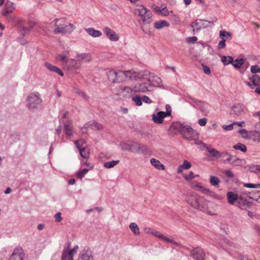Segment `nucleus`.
I'll return each mask as SVG.
<instances>
[{
	"label": "nucleus",
	"mask_w": 260,
	"mask_h": 260,
	"mask_svg": "<svg viewBox=\"0 0 260 260\" xmlns=\"http://www.w3.org/2000/svg\"><path fill=\"white\" fill-rule=\"evenodd\" d=\"M185 200L192 208L203 212L208 209L209 202L195 192H189L185 195Z\"/></svg>",
	"instance_id": "obj_1"
},
{
	"label": "nucleus",
	"mask_w": 260,
	"mask_h": 260,
	"mask_svg": "<svg viewBox=\"0 0 260 260\" xmlns=\"http://www.w3.org/2000/svg\"><path fill=\"white\" fill-rule=\"evenodd\" d=\"M171 127L180 133L186 139L191 140L197 137V132L195 130L180 122H173Z\"/></svg>",
	"instance_id": "obj_2"
},
{
	"label": "nucleus",
	"mask_w": 260,
	"mask_h": 260,
	"mask_svg": "<svg viewBox=\"0 0 260 260\" xmlns=\"http://www.w3.org/2000/svg\"><path fill=\"white\" fill-rule=\"evenodd\" d=\"M64 21V18H56L54 20L53 22H55L54 30L55 34H71L75 29V26L73 24L65 23Z\"/></svg>",
	"instance_id": "obj_3"
},
{
	"label": "nucleus",
	"mask_w": 260,
	"mask_h": 260,
	"mask_svg": "<svg viewBox=\"0 0 260 260\" xmlns=\"http://www.w3.org/2000/svg\"><path fill=\"white\" fill-rule=\"evenodd\" d=\"M137 79H146L149 86H159L161 82V79L157 75L151 74L149 71L138 72Z\"/></svg>",
	"instance_id": "obj_4"
},
{
	"label": "nucleus",
	"mask_w": 260,
	"mask_h": 260,
	"mask_svg": "<svg viewBox=\"0 0 260 260\" xmlns=\"http://www.w3.org/2000/svg\"><path fill=\"white\" fill-rule=\"evenodd\" d=\"M42 103V100L38 93H32L27 98L26 107L30 110H34L39 108Z\"/></svg>",
	"instance_id": "obj_5"
},
{
	"label": "nucleus",
	"mask_w": 260,
	"mask_h": 260,
	"mask_svg": "<svg viewBox=\"0 0 260 260\" xmlns=\"http://www.w3.org/2000/svg\"><path fill=\"white\" fill-rule=\"evenodd\" d=\"M135 14L141 17L144 24H148L151 21L152 13L144 6L140 5L135 9Z\"/></svg>",
	"instance_id": "obj_6"
},
{
	"label": "nucleus",
	"mask_w": 260,
	"mask_h": 260,
	"mask_svg": "<svg viewBox=\"0 0 260 260\" xmlns=\"http://www.w3.org/2000/svg\"><path fill=\"white\" fill-rule=\"evenodd\" d=\"M138 72L133 70L117 72V75L115 79H113V83H121L124 80V77L131 80L137 79Z\"/></svg>",
	"instance_id": "obj_7"
},
{
	"label": "nucleus",
	"mask_w": 260,
	"mask_h": 260,
	"mask_svg": "<svg viewBox=\"0 0 260 260\" xmlns=\"http://www.w3.org/2000/svg\"><path fill=\"white\" fill-rule=\"evenodd\" d=\"M192 101V106L196 108L199 109L203 113H208V104L201 100H196L193 98H189Z\"/></svg>",
	"instance_id": "obj_8"
},
{
	"label": "nucleus",
	"mask_w": 260,
	"mask_h": 260,
	"mask_svg": "<svg viewBox=\"0 0 260 260\" xmlns=\"http://www.w3.org/2000/svg\"><path fill=\"white\" fill-rule=\"evenodd\" d=\"M116 90L119 94H121L125 96H132L136 93L135 90H134V86L133 87L130 86H120L116 88Z\"/></svg>",
	"instance_id": "obj_9"
},
{
	"label": "nucleus",
	"mask_w": 260,
	"mask_h": 260,
	"mask_svg": "<svg viewBox=\"0 0 260 260\" xmlns=\"http://www.w3.org/2000/svg\"><path fill=\"white\" fill-rule=\"evenodd\" d=\"M190 254L194 260H204L205 256L203 250L199 247H197L191 250Z\"/></svg>",
	"instance_id": "obj_10"
},
{
	"label": "nucleus",
	"mask_w": 260,
	"mask_h": 260,
	"mask_svg": "<svg viewBox=\"0 0 260 260\" xmlns=\"http://www.w3.org/2000/svg\"><path fill=\"white\" fill-rule=\"evenodd\" d=\"M197 187L201 189L200 191L202 192H203L204 194H207L215 199L218 200H221L223 199V198L221 196L216 194V193L210 190L209 189L205 188L203 186L201 185L200 183L197 185Z\"/></svg>",
	"instance_id": "obj_11"
},
{
	"label": "nucleus",
	"mask_w": 260,
	"mask_h": 260,
	"mask_svg": "<svg viewBox=\"0 0 260 260\" xmlns=\"http://www.w3.org/2000/svg\"><path fill=\"white\" fill-rule=\"evenodd\" d=\"M242 210H246L249 208L252 205V203L248 201L246 199H244L242 196H239L237 203L236 204Z\"/></svg>",
	"instance_id": "obj_12"
},
{
	"label": "nucleus",
	"mask_w": 260,
	"mask_h": 260,
	"mask_svg": "<svg viewBox=\"0 0 260 260\" xmlns=\"http://www.w3.org/2000/svg\"><path fill=\"white\" fill-rule=\"evenodd\" d=\"M103 32L112 41H117L119 40V37L116 33L108 27H105L103 28Z\"/></svg>",
	"instance_id": "obj_13"
},
{
	"label": "nucleus",
	"mask_w": 260,
	"mask_h": 260,
	"mask_svg": "<svg viewBox=\"0 0 260 260\" xmlns=\"http://www.w3.org/2000/svg\"><path fill=\"white\" fill-rule=\"evenodd\" d=\"M78 246L76 245L72 249L68 251L64 250L61 256V260H73V254L76 253Z\"/></svg>",
	"instance_id": "obj_14"
},
{
	"label": "nucleus",
	"mask_w": 260,
	"mask_h": 260,
	"mask_svg": "<svg viewBox=\"0 0 260 260\" xmlns=\"http://www.w3.org/2000/svg\"><path fill=\"white\" fill-rule=\"evenodd\" d=\"M15 9L14 4L7 0L2 10V15L7 16L8 14L13 13L15 10Z\"/></svg>",
	"instance_id": "obj_15"
},
{
	"label": "nucleus",
	"mask_w": 260,
	"mask_h": 260,
	"mask_svg": "<svg viewBox=\"0 0 260 260\" xmlns=\"http://www.w3.org/2000/svg\"><path fill=\"white\" fill-rule=\"evenodd\" d=\"M134 90L136 92H145L151 90L148 83H137L134 86Z\"/></svg>",
	"instance_id": "obj_16"
},
{
	"label": "nucleus",
	"mask_w": 260,
	"mask_h": 260,
	"mask_svg": "<svg viewBox=\"0 0 260 260\" xmlns=\"http://www.w3.org/2000/svg\"><path fill=\"white\" fill-rule=\"evenodd\" d=\"M76 146L79 151L80 154L83 158H87L89 156V149L88 148H82L79 144V141H75L74 142Z\"/></svg>",
	"instance_id": "obj_17"
},
{
	"label": "nucleus",
	"mask_w": 260,
	"mask_h": 260,
	"mask_svg": "<svg viewBox=\"0 0 260 260\" xmlns=\"http://www.w3.org/2000/svg\"><path fill=\"white\" fill-rule=\"evenodd\" d=\"M78 260H93L91 251L89 249L83 250L79 254Z\"/></svg>",
	"instance_id": "obj_18"
},
{
	"label": "nucleus",
	"mask_w": 260,
	"mask_h": 260,
	"mask_svg": "<svg viewBox=\"0 0 260 260\" xmlns=\"http://www.w3.org/2000/svg\"><path fill=\"white\" fill-rule=\"evenodd\" d=\"M248 139H251L252 141L258 143L260 142V133L257 131H251L248 132L247 136Z\"/></svg>",
	"instance_id": "obj_19"
},
{
	"label": "nucleus",
	"mask_w": 260,
	"mask_h": 260,
	"mask_svg": "<svg viewBox=\"0 0 260 260\" xmlns=\"http://www.w3.org/2000/svg\"><path fill=\"white\" fill-rule=\"evenodd\" d=\"M165 112L160 111L157 114H153L152 115V120L154 123L157 124H161L163 122L164 118L166 117Z\"/></svg>",
	"instance_id": "obj_20"
},
{
	"label": "nucleus",
	"mask_w": 260,
	"mask_h": 260,
	"mask_svg": "<svg viewBox=\"0 0 260 260\" xmlns=\"http://www.w3.org/2000/svg\"><path fill=\"white\" fill-rule=\"evenodd\" d=\"M207 22V20H197L192 22L191 24V27L193 28L192 30L193 34L199 32L202 29L201 25H204V23Z\"/></svg>",
	"instance_id": "obj_21"
},
{
	"label": "nucleus",
	"mask_w": 260,
	"mask_h": 260,
	"mask_svg": "<svg viewBox=\"0 0 260 260\" xmlns=\"http://www.w3.org/2000/svg\"><path fill=\"white\" fill-rule=\"evenodd\" d=\"M228 201L230 204L235 205L237 203L239 196L234 193L232 191H229L227 193Z\"/></svg>",
	"instance_id": "obj_22"
},
{
	"label": "nucleus",
	"mask_w": 260,
	"mask_h": 260,
	"mask_svg": "<svg viewBox=\"0 0 260 260\" xmlns=\"http://www.w3.org/2000/svg\"><path fill=\"white\" fill-rule=\"evenodd\" d=\"M22 251L21 248L15 249L11 255L9 260H22Z\"/></svg>",
	"instance_id": "obj_23"
},
{
	"label": "nucleus",
	"mask_w": 260,
	"mask_h": 260,
	"mask_svg": "<svg viewBox=\"0 0 260 260\" xmlns=\"http://www.w3.org/2000/svg\"><path fill=\"white\" fill-rule=\"evenodd\" d=\"M45 66L49 71L56 73L57 74L60 75L61 76H63V73L62 72V71L59 68H57V67L53 66L49 62H46L45 63Z\"/></svg>",
	"instance_id": "obj_24"
},
{
	"label": "nucleus",
	"mask_w": 260,
	"mask_h": 260,
	"mask_svg": "<svg viewBox=\"0 0 260 260\" xmlns=\"http://www.w3.org/2000/svg\"><path fill=\"white\" fill-rule=\"evenodd\" d=\"M243 111V107L240 104H236L233 106L231 115L239 116Z\"/></svg>",
	"instance_id": "obj_25"
},
{
	"label": "nucleus",
	"mask_w": 260,
	"mask_h": 260,
	"mask_svg": "<svg viewBox=\"0 0 260 260\" xmlns=\"http://www.w3.org/2000/svg\"><path fill=\"white\" fill-rule=\"evenodd\" d=\"M64 131L67 139H70L73 136V131L70 122H66L64 124Z\"/></svg>",
	"instance_id": "obj_26"
},
{
	"label": "nucleus",
	"mask_w": 260,
	"mask_h": 260,
	"mask_svg": "<svg viewBox=\"0 0 260 260\" xmlns=\"http://www.w3.org/2000/svg\"><path fill=\"white\" fill-rule=\"evenodd\" d=\"M85 30L91 36L93 37H100L102 34L101 31L95 30L94 28L91 27V28H85Z\"/></svg>",
	"instance_id": "obj_27"
},
{
	"label": "nucleus",
	"mask_w": 260,
	"mask_h": 260,
	"mask_svg": "<svg viewBox=\"0 0 260 260\" xmlns=\"http://www.w3.org/2000/svg\"><path fill=\"white\" fill-rule=\"evenodd\" d=\"M207 152L209 153L210 156L214 157L216 158H218L221 157L222 155V152L220 153L217 150L211 147H209L208 149Z\"/></svg>",
	"instance_id": "obj_28"
},
{
	"label": "nucleus",
	"mask_w": 260,
	"mask_h": 260,
	"mask_svg": "<svg viewBox=\"0 0 260 260\" xmlns=\"http://www.w3.org/2000/svg\"><path fill=\"white\" fill-rule=\"evenodd\" d=\"M150 163L155 168L159 170H164L165 169L164 165L161 164L159 160H156L155 158H151L150 159Z\"/></svg>",
	"instance_id": "obj_29"
},
{
	"label": "nucleus",
	"mask_w": 260,
	"mask_h": 260,
	"mask_svg": "<svg viewBox=\"0 0 260 260\" xmlns=\"http://www.w3.org/2000/svg\"><path fill=\"white\" fill-rule=\"evenodd\" d=\"M154 26L155 28L157 29H160L163 28L164 27L169 26V23L166 21L160 20L155 22L154 23Z\"/></svg>",
	"instance_id": "obj_30"
},
{
	"label": "nucleus",
	"mask_w": 260,
	"mask_h": 260,
	"mask_svg": "<svg viewBox=\"0 0 260 260\" xmlns=\"http://www.w3.org/2000/svg\"><path fill=\"white\" fill-rule=\"evenodd\" d=\"M249 79L251 81L254 86L260 85V76L256 74L253 75L249 77Z\"/></svg>",
	"instance_id": "obj_31"
},
{
	"label": "nucleus",
	"mask_w": 260,
	"mask_h": 260,
	"mask_svg": "<svg viewBox=\"0 0 260 260\" xmlns=\"http://www.w3.org/2000/svg\"><path fill=\"white\" fill-rule=\"evenodd\" d=\"M57 59L62 62L64 67L68 66V63L70 62L71 59H69L65 55L59 54L57 56Z\"/></svg>",
	"instance_id": "obj_32"
},
{
	"label": "nucleus",
	"mask_w": 260,
	"mask_h": 260,
	"mask_svg": "<svg viewBox=\"0 0 260 260\" xmlns=\"http://www.w3.org/2000/svg\"><path fill=\"white\" fill-rule=\"evenodd\" d=\"M245 163L246 161L244 159L238 158L235 156L231 165L234 166H240L245 164Z\"/></svg>",
	"instance_id": "obj_33"
},
{
	"label": "nucleus",
	"mask_w": 260,
	"mask_h": 260,
	"mask_svg": "<svg viewBox=\"0 0 260 260\" xmlns=\"http://www.w3.org/2000/svg\"><path fill=\"white\" fill-rule=\"evenodd\" d=\"M219 36L221 38H222V39L226 38V39L230 40L232 38V34L231 32L223 30H220L219 31Z\"/></svg>",
	"instance_id": "obj_34"
},
{
	"label": "nucleus",
	"mask_w": 260,
	"mask_h": 260,
	"mask_svg": "<svg viewBox=\"0 0 260 260\" xmlns=\"http://www.w3.org/2000/svg\"><path fill=\"white\" fill-rule=\"evenodd\" d=\"M129 227L135 235H139L140 234V233L139 227L136 223H131Z\"/></svg>",
	"instance_id": "obj_35"
},
{
	"label": "nucleus",
	"mask_w": 260,
	"mask_h": 260,
	"mask_svg": "<svg viewBox=\"0 0 260 260\" xmlns=\"http://www.w3.org/2000/svg\"><path fill=\"white\" fill-rule=\"evenodd\" d=\"M107 74L108 80L113 83V79H115L114 78L116 76L117 71L114 70H110L107 73Z\"/></svg>",
	"instance_id": "obj_36"
},
{
	"label": "nucleus",
	"mask_w": 260,
	"mask_h": 260,
	"mask_svg": "<svg viewBox=\"0 0 260 260\" xmlns=\"http://www.w3.org/2000/svg\"><path fill=\"white\" fill-rule=\"evenodd\" d=\"M140 144L138 143L135 142L131 145L130 148H129V151L139 153V147Z\"/></svg>",
	"instance_id": "obj_37"
},
{
	"label": "nucleus",
	"mask_w": 260,
	"mask_h": 260,
	"mask_svg": "<svg viewBox=\"0 0 260 260\" xmlns=\"http://www.w3.org/2000/svg\"><path fill=\"white\" fill-rule=\"evenodd\" d=\"M221 61L224 65H228L233 62V58L230 56H223L221 57Z\"/></svg>",
	"instance_id": "obj_38"
},
{
	"label": "nucleus",
	"mask_w": 260,
	"mask_h": 260,
	"mask_svg": "<svg viewBox=\"0 0 260 260\" xmlns=\"http://www.w3.org/2000/svg\"><path fill=\"white\" fill-rule=\"evenodd\" d=\"M233 148L236 150H240L243 152H246L247 151V147L246 145L240 143H238L234 145Z\"/></svg>",
	"instance_id": "obj_39"
},
{
	"label": "nucleus",
	"mask_w": 260,
	"mask_h": 260,
	"mask_svg": "<svg viewBox=\"0 0 260 260\" xmlns=\"http://www.w3.org/2000/svg\"><path fill=\"white\" fill-rule=\"evenodd\" d=\"M220 182V180L217 177H215L213 176H211L210 178V183L213 186L216 187H219V183Z\"/></svg>",
	"instance_id": "obj_40"
},
{
	"label": "nucleus",
	"mask_w": 260,
	"mask_h": 260,
	"mask_svg": "<svg viewBox=\"0 0 260 260\" xmlns=\"http://www.w3.org/2000/svg\"><path fill=\"white\" fill-rule=\"evenodd\" d=\"M119 162V160L107 161L104 164V166L106 168H111L115 166L116 165L118 164Z\"/></svg>",
	"instance_id": "obj_41"
},
{
	"label": "nucleus",
	"mask_w": 260,
	"mask_h": 260,
	"mask_svg": "<svg viewBox=\"0 0 260 260\" xmlns=\"http://www.w3.org/2000/svg\"><path fill=\"white\" fill-rule=\"evenodd\" d=\"M222 155H226L228 157L225 159L223 160L224 162H229L231 165L232 164V161H233L234 158L235 157V156L231 155L230 153L228 152L227 151H223L222 152Z\"/></svg>",
	"instance_id": "obj_42"
},
{
	"label": "nucleus",
	"mask_w": 260,
	"mask_h": 260,
	"mask_svg": "<svg viewBox=\"0 0 260 260\" xmlns=\"http://www.w3.org/2000/svg\"><path fill=\"white\" fill-rule=\"evenodd\" d=\"M233 66L236 69H240L244 64V60L242 58L237 59L232 63Z\"/></svg>",
	"instance_id": "obj_43"
},
{
	"label": "nucleus",
	"mask_w": 260,
	"mask_h": 260,
	"mask_svg": "<svg viewBox=\"0 0 260 260\" xmlns=\"http://www.w3.org/2000/svg\"><path fill=\"white\" fill-rule=\"evenodd\" d=\"M77 57H79L81 59L85 60L86 62H89L91 60L90 55L88 53H83L78 54Z\"/></svg>",
	"instance_id": "obj_44"
},
{
	"label": "nucleus",
	"mask_w": 260,
	"mask_h": 260,
	"mask_svg": "<svg viewBox=\"0 0 260 260\" xmlns=\"http://www.w3.org/2000/svg\"><path fill=\"white\" fill-rule=\"evenodd\" d=\"M132 100L135 103L136 105L140 106L142 105V98L139 95H135L132 98Z\"/></svg>",
	"instance_id": "obj_45"
},
{
	"label": "nucleus",
	"mask_w": 260,
	"mask_h": 260,
	"mask_svg": "<svg viewBox=\"0 0 260 260\" xmlns=\"http://www.w3.org/2000/svg\"><path fill=\"white\" fill-rule=\"evenodd\" d=\"M149 149V148L148 146L140 144L139 153L146 154L148 152Z\"/></svg>",
	"instance_id": "obj_46"
},
{
	"label": "nucleus",
	"mask_w": 260,
	"mask_h": 260,
	"mask_svg": "<svg viewBox=\"0 0 260 260\" xmlns=\"http://www.w3.org/2000/svg\"><path fill=\"white\" fill-rule=\"evenodd\" d=\"M259 167H260V165H253L250 167L249 170L252 172L260 174V169L258 168Z\"/></svg>",
	"instance_id": "obj_47"
},
{
	"label": "nucleus",
	"mask_w": 260,
	"mask_h": 260,
	"mask_svg": "<svg viewBox=\"0 0 260 260\" xmlns=\"http://www.w3.org/2000/svg\"><path fill=\"white\" fill-rule=\"evenodd\" d=\"M88 169H84L80 170L77 173V177L79 178H82L88 172Z\"/></svg>",
	"instance_id": "obj_48"
},
{
	"label": "nucleus",
	"mask_w": 260,
	"mask_h": 260,
	"mask_svg": "<svg viewBox=\"0 0 260 260\" xmlns=\"http://www.w3.org/2000/svg\"><path fill=\"white\" fill-rule=\"evenodd\" d=\"M250 71L253 74L260 73V67L258 65L252 66L250 68Z\"/></svg>",
	"instance_id": "obj_49"
},
{
	"label": "nucleus",
	"mask_w": 260,
	"mask_h": 260,
	"mask_svg": "<svg viewBox=\"0 0 260 260\" xmlns=\"http://www.w3.org/2000/svg\"><path fill=\"white\" fill-rule=\"evenodd\" d=\"M161 239H162L163 240L167 242H169V243H172L174 245H178V243H177L176 242H175L174 240H172V239H169V238H168L167 237L164 236V235H162V237H161Z\"/></svg>",
	"instance_id": "obj_50"
},
{
	"label": "nucleus",
	"mask_w": 260,
	"mask_h": 260,
	"mask_svg": "<svg viewBox=\"0 0 260 260\" xmlns=\"http://www.w3.org/2000/svg\"><path fill=\"white\" fill-rule=\"evenodd\" d=\"M244 186L247 188H260V184L245 183Z\"/></svg>",
	"instance_id": "obj_51"
},
{
	"label": "nucleus",
	"mask_w": 260,
	"mask_h": 260,
	"mask_svg": "<svg viewBox=\"0 0 260 260\" xmlns=\"http://www.w3.org/2000/svg\"><path fill=\"white\" fill-rule=\"evenodd\" d=\"M198 144L199 146L200 149L202 150H206L207 151L208 149L209 148L203 142H200Z\"/></svg>",
	"instance_id": "obj_52"
},
{
	"label": "nucleus",
	"mask_w": 260,
	"mask_h": 260,
	"mask_svg": "<svg viewBox=\"0 0 260 260\" xmlns=\"http://www.w3.org/2000/svg\"><path fill=\"white\" fill-rule=\"evenodd\" d=\"M91 124L92 126H94L98 130H101L103 128L102 125L100 123H99L95 122V121H91Z\"/></svg>",
	"instance_id": "obj_53"
},
{
	"label": "nucleus",
	"mask_w": 260,
	"mask_h": 260,
	"mask_svg": "<svg viewBox=\"0 0 260 260\" xmlns=\"http://www.w3.org/2000/svg\"><path fill=\"white\" fill-rule=\"evenodd\" d=\"M239 133L241 135L242 137L245 139H247V136L248 135V132L245 129H240Z\"/></svg>",
	"instance_id": "obj_54"
},
{
	"label": "nucleus",
	"mask_w": 260,
	"mask_h": 260,
	"mask_svg": "<svg viewBox=\"0 0 260 260\" xmlns=\"http://www.w3.org/2000/svg\"><path fill=\"white\" fill-rule=\"evenodd\" d=\"M183 177L186 180L188 181L193 179L194 177V175L192 172H190L188 174L184 175Z\"/></svg>",
	"instance_id": "obj_55"
},
{
	"label": "nucleus",
	"mask_w": 260,
	"mask_h": 260,
	"mask_svg": "<svg viewBox=\"0 0 260 260\" xmlns=\"http://www.w3.org/2000/svg\"><path fill=\"white\" fill-rule=\"evenodd\" d=\"M225 39H222L221 41H220L218 43V48L219 49H223L225 46Z\"/></svg>",
	"instance_id": "obj_56"
},
{
	"label": "nucleus",
	"mask_w": 260,
	"mask_h": 260,
	"mask_svg": "<svg viewBox=\"0 0 260 260\" xmlns=\"http://www.w3.org/2000/svg\"><path fill=\"white\" fill-rule=\"evenodd\" d=\"M131 145L125 143H121L120 144V147L122 150H128L129 151Z\"/></svg>",
	"instance_id": "obj_57"
},
{
	"label": "nucleus",
	"mask_w": 260,
	"mask_h": 260,
	"mask_svg": "<svg viewBox=\"0 0 260 260\" xmlns=\"http://www.w3.org/2000/svg\"><path fill=\"white\" fill-rule=\"evenodd\" d=\"M184 169H189L191 166V164L187 160H184L183 164L181 165Z\"/></svg>",
	"instance_id": "obj_58"
},
{
	"label": "nucleus",
	"mask_w": 260,
	"mask_h": 260,
	"mask_svg": "<svg viewBox=\"0 0 260 260\" xmlns=\"http://www.w3.org/2000/svg\"><path fill=\"white\" fill-rule=\"evenodd\" d=\"M166 112H165V114L166 115V116L167 117L168 116H170L171 115L172 110H171V108L169 105H166Z\"/></svg>",
	"instance_id": "obj_59"
},
{
	"label": "nucleus",
	"mask_w": 260,
	"mask_h": 260,
	"mask_svg": "<svg viewBox=\"0 0 260 260\" xmlns=\"http://www.w3.org/2000/svg\"><path fill=\"white\" fill-rule=\"evenodd\" d=\"M198 38L196 36L189 37L187 38L186 40L188 43H193L196 41H197Z\"/></svg>",
	"instance_id": "obj_60"
},
{
	"label": "nucleus",
	"mask_w": 260,
	"mask_h": 260,
	"mask_svg": "<svg viewBox=\"0 0 260 260\" xmlns=\"http://www.w3.org/2000/svg\"><path fill=\"white\" fill-rule=\"evenodd\" d=\"M207 122V119L206 118L200 119L198 121L199 124L201 126H205Z\"/></svg>",
	"instance_id": "obj_61"
},
{
	"label": "nucleus",
	"mask_w": 260,
	"mask_h": 260,
	"mask_svg": "<svg viewBox=\"0 0 260 260\" xmlns=\"http://www.w3.org/2000/svg\"><path fill=\"white\" fill-rule=\"evenodd\" d=\"M142 100L144 103H147V104H150L152 103V101L150 100V99L146 95H143L142 98Z\"/></svg>",
	"instance_id": "obj_62"
},
{
	"label": "nucleus",
	"mask_w": 260,
	"mask_h": 260,
	"mask_svg": "<svg viewBox=\"0 0 260 260\" xmlns=\"http://www.w3.org/2000/svg\"><path fill=\"white\" fill-rule=\"evenodd\" d=\"M234 125V123L230 125H224L222 126V128L225 131H231L233 129V126Z\"/></svg>",
	"instance_id": "obj_63"
},
{
	"label": "nucleus",
	"mask_w": 260,
	"mask_h": 260,
	"mask_svg": "<svg viewBox=\"0 0 260 260\" xmlns=\"http://www.w3.org/2000/svg\"><path fill=\"white\" fill-rule=\"evenodd\" d=\"M159 12L164 16H168L169 14V12L166 7L159 10Z\"/></svg>",
	"instance_id": "obj_64"
}]
</instances>
